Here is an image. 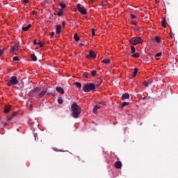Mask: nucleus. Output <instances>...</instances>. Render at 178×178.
Here are the masks:
<instances>
[{
    "label": "nucleus",
    "mask_w": 178,
    "mask_h": 178,
    "mask_svg": "<svg viewBox=\"0 0 178 178\" xmlns=\"http://www.w3.org/2000/svg\"><path fill=\"white\" fill-rule=\"evenodd\" d=\"M71 111L72 118H74V119L80 118V113H81V108H80V106L77 105V103L73 102L71 106Z\"/></svg>",
    "instance_id": "1"
},
{
    "label": "nucleus",
    "mask_w": 178,
    "mask_h": 178,
    "mask_svg": "<svg viewBox=\"0 0 178 178\" xmlns=\"http://www.w3.org/2000/svg\"><path fill=\"white\" fill-rule=\"evenodd\" d=\"M82 88L84 92H90V91H92V92H94V91H95V84L92 83H88L83 84Z\"/></svg>",
    "instance_id": "2"
},
{
    "label": "nucleus",
    "mask_w": 178,
    "mask_h": 178,
    "mask_svg": "<svg viewBox=\"0 0 178 178\" xmlns=\"http://www.w3.org/2000/svg\"><path fill=\"white\" fill-rule=\"evenodd\" d=\"M129 43L131 45H137L138 44H143V39L140 37H134L129 40Z\"/></svg>",
    "instance_id": "3"
},
{
    "label": "nucleus",
    "mask_w": 178,
    "mask_h": 178,
    "mask_svg": "<svg viewBox=\"0 0 178 178\" xmlns=\"http://www.w3.org/2000/svg\"><path fill=\"white\" fill-rule=\"evenodd\" d=\"M16 84H19V81L16 76H11L10 80L7 82V86L8 87H11V86H16Z\"/></svg>",
    "instance_id": "4"
},
{
    "label": "nucleus",
    "mask_w": 178,
    "mask_h": 178,
    "mask_svg": "<svg viewBox=\"0 0 178 178\" xmlns=\"http://www.w3.org/2000/svg\"><path fill=\"white\" fill-rule=\"evenodd\" d=\"M76 8L78 9L79 13H81V15H87V10L84 8V6L78 3L76 5Z\"/></svg>",
    "instance_id": "5"
},
{
    "label": "nucleus",
    "mask_w": 178,
    "mask_h": 178,
    "mask_svg": "<svg viewBox=\"0 0 178 178\" xmlns=\"http://www.w3.org/2000/svg\"><path fill=\"white\" fill-rule=\"evenodd\" d=\"M86 58L87 59H95V58H97V54L94 51L90 50L89 54L86 55Z\"/></svg>",
    "instance_id": "6"
},
{
    "label": "nucleus",
    "mask_w": 178,
    "mask_h": 178,
    "mask_svg": "<svg viewBox=\"0 0 178 178\" xmlns=\"http://www.w3.org/2000/svg\"><path fill=\"white\" fill-rule=\"evenodd\" d=\"M40 88H35L31 90L29 92L30 97H35V92H40Z\"/></svg>",
    "instance_id": "7"
},
{
    "label": "nucleus",
    "mask_w": 178,
    "mask_h": 178,
    "mask_svg": "<svg viewBox=\"0 0 178 178\" xmlns=\"http://www.w3.org/2000/svg\"><path fill=\"white\" fill-rule=\"evenodd\" d=\"M47 92H48V89L46 88L44 90L42 91L38 94V98H42V97H44Z\"/></svg>",
    "instance_id": "8"
},
{
    "label": "nucleus",
    "mask_w": 178,
    "mask_h": 178,
    "mask_svg": "<svg viewBox=\"0 0 178 178\" xmlns=\"http://www.w3.org/2000/svg\"><path fill=\"white\" fill-rule=\"evenodd\" d=\"M56 91H57V92H59L60 94H62L63 95V94H65V90H63L62 87H56Z\"/></svg>",
    "instance_id": "9"
},
{
    "label": "nucleus",
    "mask_w": 178,
    "mask_h": 178,
    "mask_svg": "<svg viewBox=\"0 0 178 178\" xmlns=\"http://www.w3.org/2000/svg\"><path fill=\"white\" fill-rule=\"evenodd\" d=\"M152 79H148L147 81H144V86L145 87H148L150 84H152Z\"/></svg>",
    "instance_id": "10"
},
{
    "label": "nucleus",
    "mask_w": 178,
    "mask_h": 178,
    "mask_svg": "<svg viewBox=\"0 0 178 178\" xmlns=\"http://www.w3.org/2000/svg\"><path fill=\"white\" fill-rule=\"evenodd\" d=\"M115 168H116V169H120L122 168V162L121 161H116L115 163Z\"/></svg>",
    "instance_id": "11"
},
{
    "label": "nucleus",
    "mask_w": 178,
    "mask_h": 178,
    "mask_svg": "<svg viewBox=\"0 0 178 178\" xmlns=\"http://www.w3.org/2000/svg\"><path fill=\"white\" fill-rule=\"evenodd\" d=\"M102 81H103L102 79L101 78L97 79V83L95 85V88H98L101 86V84H102Z\"/></svg>",
    "instance_id": "12"
},
{
    "label": "nucleus",
    "mask_w": 178,
    "mask_h": 178,
    "mask_svg": "<svg viewBox=\"0 0 178 178\" xmlns=\"http://www.w3.org/2000/svg\"><path fill=\"white\" fill-rule=\"evenodd\" d=\"M17 49H19V46L17 44H15L11 47L10 52H15V51H17Z\"/></svg>",
    "instance_id": "13"
},
{
    "label": "nucleus",
    "mask_w": 178,
    "mask_h": 178,
    "mask_svg": "<svg viewBox=\"0 0 178 178\" xmlns=\"http://www.w3.org/2000/svg\"><path fill=\"white\" fill-rule=\"evenodd\" d=\"M130 98V95L129 93H124L122 95V99H129Z\"/></svg>",
    "instance_id": "14"
},
{
    "label": "nucleus",
    "mask_w": 178,
    "mask_h": 178,
    "mask_svg": "<svg viewBox=\"0 0 178 178\" xmlns=\"http://www.w3.org/2000/svg\"><path fill=\"white\" fill-rule=\"evenodd\" d=\"M31 27V24H29L28 26H22V31H28V30Z\"/></svg>",
    "instance_id": "15"
},
{
    "label": "nucleus",
    "mask_w": 178,
    "mask_h": 178,
    "mask_svg": "<svg viewBox=\"0 0 178 178\" xmlns=\"http://www.w3.org/2000/svg\"><path fill=\"white\" fill-rule=\"evenodd\" d=\"M62 27L60 26V25H56V34H60V30H61Z\"/></svg>",
    "instance_id": "16"
},
{
    "label": "nucleus",
    "mask_w": 178,
    "mask_h": 178,
    "mask_svg": "<svg viewBox=\"0 0 178 178\" xmlns=\"http://www.w3.org/2000/svg\"><path fill=\"white\" fill-rule=\"evenodd\" d=\"M10 111V106H6L4 108L5 113H9Z\"/></svg>",
    "instance_id": "17"
},
{
    "label": "nucleus",
    "mask_w": 178,
    "mask_h": 178,
    "mask_svg": "<svg viewBox=\"0 0 178 178\" xmlns=\"http://www.w3.org/2000/svg\"><path fill=\"white\" fill-rule=\"evenodd\" d=\"M99 108H101V106H98L96 105L94 108H93V113H97L98 109H99Z\"/></svg>",
    "instance_id": "18"
},
{
    "label": "nucleus",
    "mask_w": 178,
    "mask_h": 178,
    "mask_svg": "<svg viewBox=\"0 0 178 178\" xmlns=\"http://www.w3.org/2000/svg\"><path fill=\"white\" fill-rule=\"evenodd\" d=\"M161 26H163L164 28H166V19L165 18L161 20Z\"/></svg>",
    "instance_id": "19"
},
{
    "label": "nucleus",
    "mask_w": 178,
    "mask_h": 178,
    "mask_svg": "<svg viewBox=\"0 0 178 178\" xmlns=\"http://www.w3.org/2000/svg\"><path fill=\"white\" fill-rule=\"evenodd\" d=\"M138 73V68H134V72H133L132 77H136Z\"/></svg>",
    "instance_id": "20"
},
{
    "label": "nucleus",
    "mask_w": 178,
    "mask_h": 178,
    "mask_svg": "<svg viewBox=\"0 0 178 178\" xmlns=\"http://www.w3.org/2000/svg\"><path fill=\"white\" fill-rule=\"evenodd\" d=\"M129 102H122L120 105V108H124V106H127V105H129Z\"/></svg>",
    "instance_id": "21"
},
{
    "label": "nucleus",
    "mask_w": 178,
    "mask_h": 178,
    "mask_svg": "<svg viewBox=\"0 0 178 178\" xmlns=\"http://www.w3.org/2000/svg\"><path fill=\"white\" fill-rule=\"evenodd\" d=\"M74 39L75 40V41H79L80 40V37H79V34L74 33Z\"/></svg>",
    "instance_id": "22"
},
{
    "label": "nucleus",
    "mask_w": 178,
    "mask_h": 178,
    "mask_svg": "<svg viewBox=\"0 0 178 178\" xmlns=\"http://www.w3.org/2000/svg\"><path fill=\"white\" fill-rule=\"evenodd\" d=\"M162 55V52L156 53L154 56V58L156 59V60H159V58H158L159 56H161Z\"/></svg>",
    "instance_id": "23"
},
{
    "label": "nucleus",
    "mask_w": 178,
    "mask_h": 178,
    "mask_svg": "<svg viewBox=\"0 0 178 178\" xmlns=\"http://www.w3.org/2000/svg\"><path fill=\"white\" fill-rule=\"evenodd\" d=\"M31 58L32 60H33V62H36L37 56H35V54H31Z\"/></svg>",
    "instance_id": "24"
},
{
    "label": "nucleus",
    "mask_w": 178,
    "mask_h": 178,
    "mask_svg": "<svg viewBox=\"0 0 178 178\" xmlns=\"http://www.w3.org/2000/svg\"><path fill=\"white\" fill-rule=\"evenodd\" d=\"M102 63H106V64L111 63V59L107 58V59L102 60Z\"/></svg>",
    "instance_id": "25"
},
{
    "label": "nucleus",
    "mask_w": 178,
    "mask_h": 178,
    "mask_svg": "<svg viewBox=\"0 0 178 178\" xmlns=\"http://www.w3.org/2000/svg\"><path fill=\"white\" fill-rule=\"evenodd\" d=\"M60 6L61 8V9H60V10H63V9H65V8H66V4H65L63 3H60Z\"/></svg>",
    "instance_id": "26"
},
{
    "label": "nucleus",
    "mask_w": 178,
    "mask_h": 178,
    "mask_svg": "<svg viewBox=\"0 0 178 178\" xmlns=\"http://www.w3.org/2000/svg\"><path fill=\"white\" fill-rule=\"evenodd\" d=\"M83 76L85 79H90V74L88 72L83 73Z\"/></svg>",
    "instance_id": "27"
},
{
    "label": "nucleus",
    "mask_w": 178,
    "mask_h": 178,
    "mask_svg": "<svg viewBox=\"0 0 178 178\" xmlns=\"http://www.w3.org/2000/svg\"><path fill=\"white\" fill-rule=\"evenodd\" d=\"M154 40H155V41H156V42H158V44H159L161 42V37H159V36H156L154 38Z\"/></svg>",
    "instance_id": "28"
},
{
    "label": "nucleus",
    "mask_w": 178,
    "mask_h": 178,
    "mask_svg": "<svg viewBox=\"0 0 178 178\" xmlns=\"http://www.w3.org/2000/svg\"><path fill=\"white\" fill-rule=\"evenodd\" d=\"M74 86H76L78 88H81V83L79 82L74 83Z\"/></svg>",
    "instance_id": "29"
},
{
    "label": "nucleus",
    "mask_w": 178,
    "mask_h": 178,
    "mask_svg": "<svg viewBox=\"0 0 178 178\" xmlns=\"http://www.w3.org/2000/svg\"><path fill=\"white\" fill-rule=\"evenodd\" d=\"M58 103L60 105H62V104H63V99H62V97H58Z\"/></svg>",
    "instance_id": "30"
},
{
    "label": "nucleus",
    "mask_w": 178,
    "mask_h": 178,
    "mask_svg": "<svg viewBox=\"0 0 178 178\" xmlns=\"http://www.w3.org/2000/svg\"><path fill=\"white\" fill-rule=\"evenodd\" d=\"M92 77H95V75L97 74V70H92L90 73Z\"/></svg>",
    "instance_id": "31"
},
{
    "label": "nucleus",
    "mask_w": 178,
    "mask_h": 178,
    "mask_svg": "<svg viewBox=\"0 0 178 178\" xmlns=\"http://www.w3.org/2000/svg\"><path fill=\"white\" fill-rule=\"evenodd\" d=\"M131 56H132L133 58H139V57H140V54H138V53H135V54H132Z\"/></svg>",
    "instance_id": "32"
},
{
    "label": "nucleus",
    "mask_w": 178,
    "mask_h": 178,
    "mask_svg": "<svg viewBox=\"0 0 178 178\" xmlns=\"http://www.w3.org/2000/svg\"><path fill=\"white\" fill-rule=\"evenodd\" d=\"M55 16H59L60 17L63 16V13L62 12H58L57 14L54 13Z\"/></svg>",
    "instance_id": "33"
},
{
    "label": "nucleus",
    "mask_w": 178,
    "mask_h": 178,
    "mask_svg": "<svg viewBox=\"0 0 178 178\" xmlns=\"http://www.w3.org/2000/svg\"><path fill=\"white\" fill-rule=\"evenodd\" d=\"M131 54H134V52H136V47L134 46H131Z\"/></svg>",
    "instance_id": "34"
},
{
    "label": "nucleus",
    "mask_w": 178,
    "mask_h": 178,
    "mask_svg": "<svg viewBox=\"0 0 178 178\" xmlns=\"http://www.w3.org/2000/svg\"><path fill=\"white\" fill-rule=\"evenodd\" d=\"M13 60L14 61H15V62H17V61L20 60V59H19V57H17V56L13 57Z\"/></svg>",
    "instance_id": "35"
},
{
    "label": "nucleus",
    "mask_w": 178,
    "mask_h": 178,
    "mask_svg": "<svg viewBox=\"0 0 178 178\" xmlns=\"http://www.w3.org/2000/svg\"><path fill=\"white\" fill-rule=\"evenodd\" d=\"M37 45H39L40 48H42V47H44V44L40 40H39V42H38Z\"/></svg>",
    "instance_id": "36"
},
{
    "label": "nucleus",
    "mask_w": 178,
    "mask_h": 178,
    "mask_svg": "<svg viewBox=\"0 0 178 178\" xmlns=\"http://www.w3.org/2000/svg\"><path fill=\"white\" fill-rule=\"evenodd\" d=\"M99 105H104V106H106V102H99Z\"/></svg>",
    "instance_id": "37"
},
{
    "label": "nucleus",
    "mask_w": 178,
    "mask_h": 178,
    "mask_svg": "<svg viewBox=\"0 0 178 178\" xmlns=\"http://www.w3.org/2000/svg\"><path fill=\"white\" fill-rule=\"evenodd\" d=\"M131 19H137V16L134 15V14H131Z\"/></svg>",
    "instance_id": "38"
},
{
    "label": "nucleus",
    "mask_w": 178,
    "mask_h": 178,
    "mask_svg": "<svg viewBox=\"0 0 178 178\" xmlns=\"http://www.w3.org/2000/svg\"><path fill=\"white\" fill-rule=\"evenodd\" d=\"M92 35L93 37H94V35H95V29H92Z\"/></svg>",
    "instance_id": "39"
},
{
    "label": "nucleus",
    "mask_w": 178,
    "mask_h": 178,
    "mask_svg": "<svg viewBox=\"0 0 178 178\" xmlns=\"http://www.w3.org/2000/svg\"><path fill=\"white\" fill-rule=\"evenodd\" d=\"M4 50L3 49H0V56H2L3 54Z\"/></svg>",
    "instance_id": "40"
},
{
    "label": "nucleus",
    "mask_w": 178,
    "mask_h": 178,
    "mask_svg": "<svg viewBox=\"0 0 178 178\" xmlns=\"http://www.w3.org/2000/svg\"><path fill=\"white\" fill-rule=\"evenodd\" d=\"M131 24L134 26H137V22H135L134 21H132Z\"/></svg>",
    "instance_id": "41"
},
{
    "label": "nucleus",
    "mask_w": 178,
    "mask_h": 178,
    "mask_svg": "<svg viewBox=\"0 0 178 178\" xmlns=\"http://www.w3.org/2000/svg\"><path fill=\"white\" fill-rule=\"evenodd\" d=\"M48 94H51V95L52 97H56V94L54 93V92H51V93H48Z\"/></svg>",
    "instance_id": "42"
},
{
    "label": "nucleus",
    "mask_w": 178,
    "mask_h": 178,
    "mask_svg": "<svg viewBox=\"0 0 178 178\" xmlns=\"http://www.w3.org/2000/svg\"><path fill=\"white\" fill-rule=\"evenodd\" d=\"M12 119H13V117L11 115L10 118H8V121L10 122V120H12Z\"/></svg>",
    "instance_id": "43"
},
{
    "label": "nucleus",
    "mask_w": 178,
    "mask_h": 178,
    "mask_svg": "<svg viewBox=\"0 0 178 178\" xmlns=\"http://www.w3.org/2000/svg\"><path fill=\"white\" fill-rule=\"evenodd\" d=\"M32 15H37V11H35V10H33L32 11Z\"/></svg>",
    "instance_id": "44"
},
{
    "label": "nucleus",
    "mask_w": 178,
    "mask_h": 178,
    "mask_svg": "<svg viewBox=\"0 0 178 178\" xmlns=\"http://www.w3.org/2000/svg\"><path fill=\"white\" fill-rule=\"evenodd\" d=\"M62 24H63V27H65V26H66V22L63 21L62 22Z\"/></svg>",
    "instance_id": "45"
},
{
    "label": "nucleus",
    "mask_w": 178,
    "mask_h": 178,
    "mask_svg": "<svg viewBox=\"0 0 178 178\" xmlns=\"http://www.w3.org/2000/svg\"><path fill=\"white\" fill-rule=\"evenodd\" d=\"M33 44H34V45H37L38 44V42H37V40H35L33 41Z\"/></svg>",
    "instance_id": "46"
},
{
    "label": "nucleus",
    "mask_w": 178,
    "mask_h": 178,
    "mask_svg": "<svg viewBox=\"0 0 178 178\" xmlns=\"http://www.w3.org/2000/svg\"><path fill=\"white\" fill-rule=\"evenodd\" d=\"M50 35H51V38L54 37V35H55V32H51Z\"/></svg>",
    "instance_id": "47"
},
{
    "label": "nucleus",
    "mask_w": 178,
    "mask_h": 178,
    "mask_svg": "<svg viewBox=\"0 0 178 178\" xmlns=\"http://www.w3.org/2000/svg\"><path fill=\"white\" fill-rule=\"evenodd\" d=\"M17 113H13V115H11L13 118H15V116H16Z\"/></svg>",
    "instance_id": "48"
},
{
    "label": "nucleus",
    "mask_w": 178,
    "mask_h": 178,
    "mask_svg": "<svg viewBox=\"0 0 178 178\" xmlns=\"http://www.w3.org/2000/svg\"><path fill=\"white\" fill-rule=\"evenodd\" d=\"M24 3H29V0H24Z\"/></svg>",
    "instance_id": "49"
},
{
    "label": "nucleus",
    "mask_w": 178,
    "mask_h": 178,
    "mask_svg": "<svg viewBox=\"0 0 178 178\" xmlns=\"http://www.w3.org/2000/svg\"><path fill=\"white\" fill-rule=\"evenodd\" d=\"M79 47H84V44H83V43H79Z\"/></svg>",
    "instance_id": "50"
},
{
    "label": "nucleus",
    "mask_w": 178,
    "mask_h": 178,
    "mask_svg": "<svg viewBox=\"0 0 178 178\" xmlns=\"http://www.w3.org/2000/svg\"><path fill=\"white\" fill-rule=\"evenodd\" d=\"M44 2L45 3H48V0H44Z\"/></svg>",
    "instance_id": "51"
},
{
    "label": "nucleus",
    "mask_w": 178,
    "mask_h": 178,
    "mask_svg": "<svg viewBox=\"0 0 178 178\" xmlns=\"http://www.w3.org/2000/svg\"><path fill=\"white\" fill-rule=\"evenodd\" d=\"M90 2L91 3V2H94V0H90Z\"/></svg>",
    "instance_id": "52"
},
{
    "label": "nucleus",
    "mask_w": 178,
    "mask_h": 178,
    "mask_svg": "<svg viewBox=\"0 0 178 178\" xmlns=\"http://www.w3.org/2000/svg\"><path fill=\"white\" fill-rule=\"evenodd\" d=\"M170 37H172V33H170Z\"/></svg>",
    "instance_id": "53"
},
{
    "label": "nucleus",
    "mask_w": 178,
    "mask_h": 178,
    "mask_svg": "<svg viewBox=\"0 0 178 178\" xmlns=\"http://www.w3.org/2000/svg\"><path fill=\"white\" fill-rule=\"evenodd\" d=\"M147 97H143V99H145Z\"/></svg>",
    "instance_id": "54"
},
{
    "label": "nucleus",
    "mask_w": 178,
    "mask_h": 178,
    "mask_svg": "<svg viewBox=\"0 0 178 178\" xmlns=\"http://www.w3.org/2000/svg\"><path fill=\"white\" fill-rule=\"evenodd\" d=\"M17 131H19V129H17Z\"/></svg>",
    "instance_id": "55"
}]
</instances>
